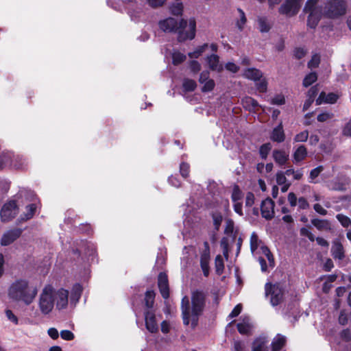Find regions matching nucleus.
Segmentation results:
<instances>
[{
  "label": "nucleus",
  "instance_id": "1",
  "mask_svg": "<svg viewBox=\"0 0 351 351\" xmlns=\"http://www.w3.org/2000/svg\"><path fill=\"white\" fill-rule=\"evenodd\" d=\"M160 29L167 33H177V40L184 43L187 40H193L196 34V21L194 17L189 20V31H184L187 26V21L182 19L180 21L173 17L161 20L158 23Z\"/></svg>",
  "mask_w": 351,
  "mask_h": 351
},
{
  "label": "nucleus",
  "instance_id": "2",
  "mask_svg": "<svg viewBox=\"0 0 351 351\" xmlns=\"http://www.w3.org/2000/svg\"><path fill=\"white\" fill-rule=\"evenodd\" d=\"M317 1L308 0V27H315L322 14L328 18H337L346 13L347 4L345 0H329L324 12L315 8L314 4Z\"/></svg>",
  "mask_w": 351,
  "mask_h": 351
},
{
  "label": "nucleus",
  "instance_id": "3",
  "mask_svg": "<svg viewBox=\"0 0 351 351\" xmlns=\"http://www.w3.org/2000/svg\"><path fill=\"white\" fill-rule=\"evenodd\" d=\"M37 292V289L29 287V282L25 279L15 280L8 289V295L10 299L16 302H23L26 305L33 302Z\"/></svg>",
  "mask_w": 351,
  "mask_h": 351
},
{
  "label": "nucleus",
  "instance_id": "4",
  "mask_svg": "<svg viewBox=\"0 0 351 351\" xmlns=\"http://www.w3.org/2000/svg\"><path fill=\"white\" fill-rule=\"evenodd\" d=\"M206 295L200 290L193 291L191 293V328H195L199 321V316L204 311Z\"/></svg>",
  "mask_w": 351,
  "mask_h": 351
},
{
  "label": "nucleus",
  "instance_id": "5",
  "mask_svg": "<svg viewBox=\"0 0 351 351\" xmlns=\"http://www.w3.org/2000/svg\"><path fill=\"white\" fill-rule=\"evenodd\" d=\"M55 298L53 289L45 287L40 295L38 306L41 313L47 315L51 313L54 306Z\"/></svg>",
  "mask_w": 351,
  "mask_h": 351
},
{
  "label": "nucleus",
  "instance_id": "6",
  "mask_svg": "<svg viewBox=\"0 0 351 351\" xmlns=\"http://www.w3.org/2000/svg\"><path fill=\"white\" fill-rule=\"evenodd\" d=\"M265 290L266 295H270V302L272 306H277L282 302L284 290L280 283L267 282L265 285Z\"/></svg>",
  "mask_w": 351,
  "mask_h": 351
},
{
  "label": "nucleus",
  "instance_id": "7",
  "mask_svg": "<svg viewBox=\"0 0 351 351\" xmlns=\"http://www.w3.org/2000/svg\"><path fill=\"white\" fill-rule=\"evenodd\" d=\"M302 1L303 0H285L279 8L278 12L289 17L293 16L298 13Z\"/></svg>",
  "mask_w": 351,
  "mask_h": 351
},
{
  "label": "nucleus",
  "instance_id": "8",
  "mask_svg": "<svg viewBox=\"0 0 351 351\" xmlns=\"http://www.w3.org/2000/svg\"><path fill=\"white\" fill-rule=\"evenodd\" d=\"M19 213V207L15 200H10L5 203L0 212L1 221L8 222L14 219Z\"/></svg>",
  "mask_w": 351,
  "mask_h": 351
},
{
  "label": "nucleus",
  "instance_id": "9",
  "mask_svg": "<svg viewBox=\"0 0 351 351\" xmlns=\"http://www.w3.org/2000/svg\"><path fill=\"white\" fill-rule=\"evenodd\" d=\"M145 324L146 329L151 333H156L158 331V325L156 319L154 309H145Z\"/></svg>",
  "mask_w": 351,
  "mask_h": 351
},
{
  "label": "nucleus",
  "instance_id": "10",
  "mask_svg": "<svg viewBox=\"0 0 351 351\" xmlns=\"http://www.w3.org/2000/svg\"><path fill=\"white\" fill-rule=\"evenodd\" d=\"M274 206L275 203L270 197L263 200L260 208L262 217L267 220L272 219L275 214Z\"/></svg>",
  "mask_w": 351,
  "mask_h": 351
},
{
  "label": "nucleus",
  "instance_id": "11",
  "mask_svg": "<svg viewBox=\"0 0 351 351\" xmlns=\"http://www.w3.org/2000/svg\"><path fill=\"white\" fill-rule=\"evenodd\" d=\"M23 233V230L15 228L8 230L5 232L1 239V245L2 246H8L19 239Z\"/></svg>",
  "mask_w": 351,
  "mask_h": 351
},
{
  "label": "nucleus",
  "instance_id": "12",
  "mask_svg": "<svg viewBox=\"0 0 351 351\" xmlns=\"http://www.w3.org/2000/svg\"><path fill=\"white\" fill-rule=\"evenodd\" d=\"M158 287L164 299L169 298V286L168 276L165 272H160L158 276Z\"/></svg>",
  "mask_w": 351,
  "mask_h": 351
},
{
  "label": "nucleus",
  "instance_id": "13",
  "mask_svg": "<svg viewBox=\"0 0 351 351\" xmlns=\"http://www.w3.org/2000/svg\"><path fill=\"white\" fill-rule=\"evenodd\" d=\"M331 254L335 260L342 261L345 258L344 247L339 239L332 243Z\"/></svg>",
  "mask_w": 351,
  "mask_h": 351
},
{
  "label": "nucleus",
  "instance_id": "14",
  "mask_svg": "<svg viewBox=\"0 0 351 351\" xmlns=\"http://www.w3.org/2000/svg\"><path fill=\"white\" fill-rule=\"evenodd\" d=\"M69 291L61 288L56 293V308L59 310L65 308L68 305Z\"/></svg>",
  "mask_w": 351,
  "mask_h": 351
},
{
  "label": "nucleus",
  "instance_id": "15",
  "mask_svg": "<svg viewBox=\"0 0 351 351\" xmlns=\"http://www.w3.org/2000/svg\"><path fill=\"white\" fill-rule=\"evenodd\" d=\"M181 311L183 324L188 326L190 323V301L188 296L185 295L182 298L181 301Z\"/></svg>",
  "mask_w": 351,
  "mask_h": 351
},
{
  "label": "nucleus",
  "instance_id": "16",
  "mask_svg": "<svg viewBox=\"0 0 351 351\" xmlns=\"http://www.w3.org/2000/svg\"><path fill=\"white\" fill-rule=\"evenodd\" d=\"M269 138L273 142H276L278 143L285 141V134L282 122H280L276 127H275L272 130Z\"/></svg>",
  "mask_w": 351,
  "mask_h": 351
},
{
  "label": "nucleus",
  "instance_id": "17",
  "mask_svg": "<svg viewBox=\"0 0 351 351\" xmlns=\"http://www.w3.org/2000/svg\"><path fill=\"white\" fill-rule=\"evenodd\" d=\"M338 97V95L335 93H329L326 94L324 92H322L316 99V104H334L337 101Z\"/></svg>",
  "mask_w": 351,
  "mask_h": 351
},
{
  "label": "nucleus",
  "instance_id": "18",
  "mask_svg": "<svg viewBox=\"0 0 351 351\" xmlns=\"http://www.w3.org/2000/svg\"><path fill=\"white\" fill-rule=\"evenodd\" d=\"M287 344V337L281 334H277L271 343L272 351H280Z\"/></svg>",
  "mask_w": 351,
  "mask_h": 351
},
{
  "label": "nucleus",
  "instance_id": "19",
  "mask_svg": "<svg viewBox=\"0 0 351 351\" xmlns=\"http://www.w3.org/2000/svg\"><path fill=\"white\" fill-rule=\"evenodd\" d=\"M26 212L21 215L18 219L19 222H24L32 219L36 212L37 206L35 204H30L25 207Z\"/></svg>",
  "mask_w": 351,
  "mask_h": 351
},
{
  "label": "nucleus",
  "instance_id": "20",
  "mask_svg": "<svg viewBox=\"0 0 351 351\" xmlns=\"http://www.w3.org/2000/svg\"><path fill=\"white\" fill-rule=\"evenodd\" d=\"M273 158L274 161L280 166L285 165L289 160V154L284 150L274 149L273 151Z\"/></svg>",
  "mask_w": 351,
  "mask_h": 351
},
{
  "label": "nucleus",
  "instance_id": "21",
  "mask_svg": "<svg viewBox=\"0 0 351 351\" xmlns=\"http://www.w3.org/2000/svg\"><path fill=\"white\" fill-rule=\"evenodd\" d=\"M243 76L248 80L256 82L262 78L263 73L258 69L248 68L245 69Z\"/></svg>",
  "mask_w": 351,
  "mask_h": 351
},
{
  "label": "nucleus",
  "instance_id": "22",
  "mask_svg": "<svg viewBox=\"0 0 351 351\" xmlns=\"http://www.w3.org/2000/svg\"><path fill=\"white\" fill-rule=\"evenodd\" d=\"M207 62L209 68L212 71H217L221 72L223 70V66L219 64V57L217 54H211L207 57Z\"/></svg>",
  "mask_w": 351,
  "mask_h": 351
},
{
  "label": "nucleus",
  "instance_id": "23",
  "mask_svg": "<svg viewBox=\"0 0 351 351\" xmlns=\"http://www.w3.org/2000/svg\"><path fill=\"white\" fill-rule=\"evenodd\" d=\"M311 223L319 230L330 231L331 230V224L327 219H314L311 220Z\"/></svg>",
  "mask_w": 351,
  "mask_h": 351
},
{
  "label": "nucleus",
  "instance_id": "24",
  "mask_svg": "<svg viewBox=\"0 0 351 351\" xmlns=\"http://www.w3.org/2000/svg\"><path fill=\"white\" fill-rule=\"evenodd\" d=\"M242 104L243 107L250 112L255 111L256 108L259 107L258 101L251 97L243 98L242 99Z\"/></svg>",
  "mask_w": 351,
  "mask_h": 351
},
{
  "label": "nucleus",
  "instance_id": "25",
  "mask_svg": "<svg viewBox=\"0 0 351 351\" xmlns=\"http://www.w3.org/2000/svg\"><path fill=\"white\" fill-rule=\"evenodd\" d=\"M156 293L154 290H147L145 293L144 304L146 309H153Z\"/></svg>",
  "mask_w": 351,
  "mask_h": 351
},
{
  "label": "nucleus",
  "instance_id": "26",
  "mask_svg": "<svg viewBox=\"0 0 351 351\" xmlns=\"http://www.w3.org/2000/svg\"><path fill=\"white\" fill-rule=\"evenodd\" d=\"M82 291L83 287L80 283L74 284L71 289V300L72 301L78 302L81 298Z\"/></svg>",
  "mask_w": 351,
  "mask_h": 351
},
{
  "label": "nucleus",
  "instance_id": "27",
  "mask_svg": "<svg viewBox=\"0 0 351 351\" xmlns=\"http://www.w3.org/2000/svg\"><path fill=\"white\" fill-rule=\"evenodd\" d=\"M257 21L259 25V30L261 33H267L269 32L271 26L265 16H258Z\"/></svg>",
  "mask_w": 351,
  "mask_h": 351
},
{
  "label": "nucleus",
  "instance_id": "28",
  "mask_svg": "<svg viewBox=\"0 0 351 351\" xmlns=\"http://www.w3.org/2000/svg\"><path fill=\"white\" fill-rule=\"evenodd\" d=\"M197 88V83L194 80L184 78L182 82L183 91L185 93L193 92Z\"/></svg>",
  "mask_w": 351,
  "mask_h": 351
},
{
  "label": "nucleus",
  "instance_id": "29",
  "mask_svg": "<svg viewBox=\"0 0 351 351\" xmlns=\"http://www.w3.org/2000/svg\"><path fill=\"white\" fill-rule=\"evenodd\" d=\"M307 154V151L304 145H300L293 153V160L295 162H298L304 159Z\"/></svg>",
  "mask_w": 351,
  "mask_h": 351
},
{
  "label": "nucleus",
  "instance_id": "30",
  "mask_svg": "<svg viewBox=\"0 0 351 351\" xmlns=\"http://www.w3.org/2000/svg\"><path fill=\"white\" fill-rule=\"evenodd\" d=\"M215 273L218 276H221L224 271V262L220 254L216 256L215 259Z\"/></svg>",
  "mask_w": 351,
  "mask_h": 351
},
{
  "label": "nucleus",
  "instance_id": "31",
  "mask_svg": "<svg viewBox=\"0 0 351 351\" xmlns=\"http://www.w3.org/2000/svg\"><path fill=\"white\" fill-rule=\"evenodd\" d=\"M215 230L219 231L223 221V216L220 212H214L211 214Z\"/></svg>",
  "mask_w": 351,
  "mask_h": 351
},
{
  "label": "nucleus",
  "instance_id": "32",
  "mask_svg": "<svg viewBox=\"0 0 351 351\" xmlns=\"http://www.w3.org/2000/svg\"><path fill=\"white\" fill-rule=\"evenodd\" d=\"M186 56L180 51L174 52L172 54V64L175 66L180 65V64L184 62L186 60Z\"/></svg>",
  "mask_w": 351,
  "mask_h": 351
},
{
  "label": "nucleus",
  "instance_id": "33",
  "mask_svg": "<svg viewBox=\"0 0 351 351\" xmlns=\"http://www.w3.org/2000/svg\"><path fill=\"white\" fill-rule=\"evenodd\" d=\"M208 47V45L207 43H204V45L197 47L195 51L189 52L188 56L191 58H198L205 51Z\"/></svg>",
  "mask_w": 351,
  "mask_h": 351
},
{
  "label": "nucleus",
  "instance_id": "34",
  "mask_svg": "<svg viewBox=\"0 0 351 351\" xmlns=\"http://www.w3.org/2000/svg\"><path fill=\"white\" fill-rule=\"evenodd\" d=\"M271 149V145L270 143H266L263 144L259 148V154L261 158L265 160L269 152Z\"/></svg>",
  "mask_w": 351,
  "mask_h": 351
},
{
  "label": "nucleus",
  "instance_id": "35",
  "mask_svg": "<svg viewBox=\"0 0 351 351\" xmlns=\"http://www.w3.org/2000/svg\"><path fill=\"white\" fill-rule=\"evenodd\" d=\"M237 11L239 13L240 19L237 21V26L240 31H242L247 22V19L245 12L241 8H237Z\"/></svg>",
  "mask_w": 351,
  "mask_h": 351
},
{
  "label": "nucleus",
  "instance_id": "36",
  "mask_svg": "<svg viewBox=\"0 0 351 351\" xmlns=\"http://www.w3.org/2000/svg\"><path fill=\"white\" fill-rule=\"evenodd\" d=\"M243 194L238 185H234L233 187L231 199L233 202H237L242 199Z\"/></svg>",
  "mask_w": 351,
  "mask_h": 351
},
{
  "label": "nucleus",
  "instance_id": "37",
  "mask_svg": "<svg viewBox=\"0 0 351 351\" xmlns=\"http://www.w3.org/2000/svg\"><path fill=\"white\" fill-rule=\"evenodd\" d=\"M256 87L258 92L265 93L267 90V81L265 78H261V80L256 82Z\"/></svg>",
  "mask_w": 351,
  "mask_h": 351
},
{
  "label": "nucleus",
  "instance_id": "38",
  "mask_svg": "<svg viewBox=\"0 0 351 351\" xmlns=\"http://www.w3.org/2000/svg\"><path fill=\"white\" fill-rule=\"evenodd\" d=\"M261 251L263 254H265V256L267 257L269 265L272 267H274V258L269 247L267 246H262Z\"/></svg>",
  "mask_w": 351,
  "mask_h": 351
},
{
  "label": "nucleus",
  "instance_id": "39",
  "mask_svg": "<svg viewBox=\"0 0 351 351\" xmlns=\"http://www.w3.org/2000/svg\"><path fill=\"white\" fill-rule=\"evenodd\" d=\"M261 251L263 254H265V256L267 257L269 265L272 267H274V258L269 247L267 246H262Z\"/></svg>",
  "mask_w": 351,
  "mask_h": 351
},
{
  "label": "nucleus",
  "instance_id": "40",
  "mask_svg": "<svg viewBox=\"0 0 351 351\" xmlns=\"http://www.w3.org/2000/svg\"><path fill=\"white\" fill-rule=\"evenodd\" d=\"M320 63V55L315 53L311 56V60L308 61V69L309 68H317Z\"/></svg>",
  "mask_w": 351,
  "mask_h": 351
},
{
  "label": "nucleus",
  "instance_id": "41",
  "mask_svg": "<svg viewBox=\"0 0 351 351\" xmlns=\"http://www.w3.org/2000/svg\"><path fill=\"white\" fill-rule=\"evenodd\" d=\"M209 259L200 258V267L205 277H208L210 274Z\"/></svg>",
  "mask_w": 351,
  "mask_h": 351
},
{
  "label": "nucleus",
  "instance_id": "42",
  "mask_svg": "<svg viewBox=\"0 0 351 351\" xmlns=\"http://www.w3.org/2000/svg\"><path fill=\"white\" fill-rule=\"evenodd\" d=\"M204 86L202 87V92L208 93L214 90L215 86V82L213 79H210L205 82Z\"/></svg>",
  "mask_w": 351,
  "mask_h": 351
},
{
  "label": "nucleus",
  "instance_id": "43",
  "mask_svg": "<svg viewBox=\"0 0 351 351\" xmlns=\"http://www.w3.org/2000/svg\"><path fill=\"white\" fill-rule=\"evenodd\" d=\"M336 218L344 228H348L351 224L350 219L346 215L338 214L336 215Z\"/></svg>",
  "mask_w": 351,
  "mask_h": 351
},
{
  "label": "nucleus",
  "instance_id": "44",
  "mask_svg": "<svg viewBox=\"0 0 351 351\" xmlns=\"http://www.w3.org/2000/svg\"><path fill=\"white\" fill-rule=\"evenodd\" d=\"M171 12L173 15L180 16L183 12V5L182 3H176L171 7Z\"/></svg>",
  "mask_w": 351,
  "mask_h": 351
},
{
  "label": "nucleus",
  "instance_id": "45",
  "mask_svg": "<svg viewBox=\"0 0 351 351\" xmlns=\"http://www.w3.org/2000/svg\"><path fill=\"white\" fill-rule=\"evenodd\" d=\"M238 332L241 335H248L250 331V326L247 323H238L237 325Z\"/></svg>",
  "mask_w": 351,
  "mask_h": 351
},
{
  "label": "nucleus",
  "instance_id": "46",
  "mask_svg": "<svg viewBox=\"0 0 351 351\" xmlns=\"http://www.w3.org/2000/svg\"><path fill=\"white\" fill-rule=\"evenodd\" d=\"M180 172L184 178L189 176L190 165L187 162H182L180 165Z\"/></svg>",
  "mask_w": 351,
  "mask_h": 351
},
{
  "label": "nucleus",
  "instance_id": "47",
  "mask_svg": "<svg viewBox=\"0 0 351 351\" xmlns=\"http://www.w3.org/2000/svg\"><path fill=\"white\" fill-rule=\"evenodd\" d=\"M204 249L202 250L200 254V258L202 259H210V245L208 241L204 242Z\"/></svg>",
  "mask_w": 351,
  "mask_h": 351
},
{
  "label": "nucleus",
  "instance_id": "48",
  "mask_svg": "<svg viewBox=\"0 0 351 351\" xmlns=\"http://www.w3.org/2000/svg\"><path fill=\"white\" fill-rule=\"evenodd\" d=\"M252 351H266L265 343L261 339L254 341Z\"/></svg>",
  "mask_w": 351,
  "mask_h": 351
},
{
  "label": "nucleus",
  "instance_id": "49",
  "mask_svg": "<svg viewBox=\"0 0 351 351\" xmlns=\"http://www.w3.org/2000/svg\"><path fill=\"white\" fill-rule=\"evenodd\" d=\"M271 104L273 105H283L285 104V96L282 94L276 95L271 99Z\"/></svg>",
  "mask_w": 351,
  "mask_h": 351
},
{
  "label": "nucleus",
  "instance_id": "50",
  "mask_svg": "<svg viewBox=\"0 0 351 351\" xmlns=\"http://www.w3.org/2000/svg\"><path fill=\"white\" fill-rule=\"evenodd\" d=\"M258 235L253 232L250 237V249L252 252H254L258 247Z\"/></svg>",
  "mask_w": 351,
  "mask_h": 351
},
{
  "label": "nucleus",
  "instance_id": "51",
  "mask_svg": "<svg viewBox=\"0 0 351 351\" xmlns=\"http://www.w3.org/2000/svg\"><path fill=\"white\" fill-rule=\"evenodd\" d=\"M255 197L252 192H247L245 196V207H252L254 204Z\"/></svg>",
  "mask_w": 351,
  "mask_h": 351
},
{
  "label": "nucleus",
  "instance_id": "52",
  "mask_svg": "<svg viewBox=\"0 0 351 351\" xmlns=\"http://www.w3.org/2000/svg\"><path fill=\"white\" fill-rule=\"evenodd\" d=\"M62 339L66 341H71L75 338L74 334L69 330H63L60 332Z\"/></svg>",
  "mask_w": 351,
  "mask_h": 351
},
{
  "label": "nucleus",
  "instance_id": "53",
  "mask_svg": "<svg viewBox=\"0 0 351 351\" xmlns=\"http://www.w3.org/2000/svg\"><path fill=\"white\" fill-rule=\"evenodd\" d=\"M5 313L7 318L10 322H12V323H14L16 325L19 324V319H18L17 316L15 315L14 314V313L10 309H6L5 311Z\"/></svg>",
  "mask_w": 351,
  "mask_h": 351
},
{
  "label": "nucleus",
  "instance_id": "54",
  "mask_svg": "<svg viewBox=\"0 0 351 351\" xmlns=\"http://www.w3.org/2000/svg\"><path fill=\"white\" fill-rule=\"evenodd\" d=\"M189 67L191 71L194 73H197L201 70V64L195 60L190 61Z\"/></svg>",
  "mask_w": 351,
  "mask_h": 351
},
{
  "label": "nucleus",
  "instance_id": "55",
  "mask_svg": "<svg viewBox=\"0 0 351 351\" xmlns=\"http://www.w3.org/2000/svg\"><path fill=\"white\" fill-rule=\"evenodd\" d=\"M305 55L306 51L303 48L296 47L294 49L293 56L296 59L300 60L301 58H304Z\"/></svg>",
  "mask_w": 351,
  "mask_h": 351
},
{
  "label": "nucleus",
  "instance_id": "56",
  "mask_svg": "<svg viewBox=\"0 0 351 351\" xmlns=\"http://www.w3.org/2000/svg\"><path fill=\"white\" fill-rule=\"evenodd\" d=\"M233 230H234V221L231 219H229L226 221L224 233L226 234H230L233 232Z\"/></svg>",
  "mask_w": 351,
  "mask_h": 351
},
{
  "label": "nucleus",
  "instance_id": "57",
  "mask_svg": "<svg viewBox=\"0 0 351 351\" xmlns=\"http://www.w3.org/2000/svg\"><path fill=\"white\" fill-rule=\"evenodd\" d=\"M276 182L279 185H282L287 183V178L285 173L282 171L278 172L276 174Z\"/></svg>",
  "mask_w": 351,
  "mask_h": 351
},
{
  "label": "nucleus",
  "instance_id": "58",
  "mask_svg": "<svg viewBox=\"0 0 351 351\" xmlns=\"http://www.w3.org/2000/svg\"><path fill=\"white\" fill-rule=\"evenodd\" d=\"M225 68L228 71H230V72H232L233 73H237L239 71V66H237L234 62H229L226 64Z\"/></svg>",
  "mask_w": 351,
  "mask_h": 351
},
{
  "label": "nucleus",
  "instance_id": "59",
  "mask_svg": "<svg viewBox=\"0 0 351 351\" xmlns=\"http://www.w3.org/2000/svg\"><path fill=\"white\" fill-rule=\"evenodd\" d=\"M241 311H242V305L241 304H239L234 307V308L230 313L229 317L230 318L237 317L241 313Z\"/></svg>",
  "mask_w": 351,
  "mask_h": 351
},
{
  "label": "nucleus",
  "instance_id": "60",
  "mask_svg": "<svg viewBox=\"0 0 351 351\" xmlns=\"http://www.w3.org/2000/svg\"><path fill=\"white\" fill-rule=\"evenodd\" d=\"M324 168L322 166H319L313 169L310 173V177L312 181H313L319 174L323 171Z\"/></svg>",
  "mask_w": 351,
  "mask_h": 351
},
{
  "label": "nucleus",
  "instance_id": "61",
  "mask_svg": "<svg viewBox=\"0 0 351 351\" xmlns=\"http://www.w3.org/2000/svg\"><path fill=\"white\" fill-rule=\"evenodd\" d=\"M296 142H303L307 141V130H304L300 134H298L295 138Z\"/></svg>",
  "mask_w": 351,
  "mask_h": 351
},
{
  "label": "nucleus",
  "instance_id": "62",
  "mask_svg": "<svg viewBox=\"0 0 351 351\" xmlns=\"http://www.w3.org/2000/svg\"><path fill=\"white\" fill-rule=\"evenodd\" d=\"M319 88L317 86H315L308 90V104L314 99V97L317 95Z\"/></svg>",
  "mask_w": 351,
  "mask_h": 351
},
{
  "label": "nucleus",
  "instance_id": "63",
  "mask_svg": "<svg viewBox=\"0 0 351 351\" xmlns=\"http://www.w3.org/2000/svg\"><path fill=\"white\" fill-rule=\"evenodd\" d=\"M168 182L171 185L177 188L181 186L180 180L177 177L173 176H171L170 177H169Z\"/></svg>",
  "mask_w": 351,
  "mask_h": 351
},
{
  "label": "nucleus",
  "instance_id": "64",
  "mask_svg": "<svg viewBox=\"0 0 351 351\" xmlns=\"http://www.w3.org/2000/svg\"><path fill=\"white\" fill-rule=\"evenodd\" d=\"M234 351H244V343L240 340L234 341Z\"/></svg>",
  "mask_w": 351,
  "mask_h": 351
}]
</instances>
